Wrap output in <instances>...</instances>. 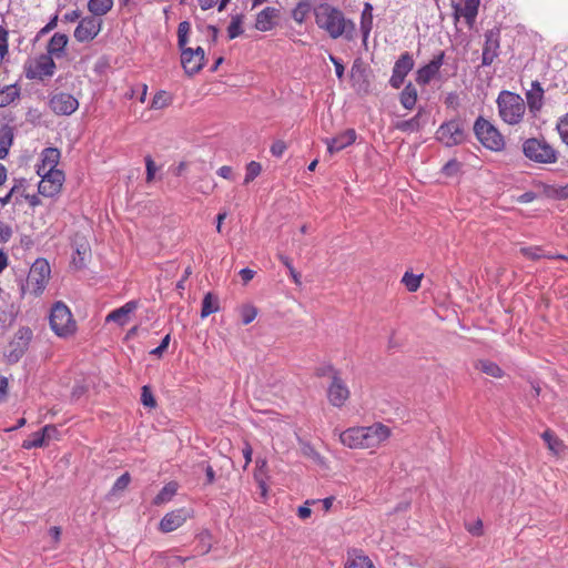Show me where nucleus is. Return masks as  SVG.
I'll return each instance as SVG.
<instances>
[{"label": "nucleus", "mask_w": 568, "mask_h": 568, "mask_svg": "<svg viewBox=\"0 0 568 568\" xmlns=\"http://www.w3.org/2000/svg\"><path fill=\"white\" fill-rule=\"evenodd\" d=\"M387 425L375 422L368 426H352L339 433V443L354 450L375 452L392 437Z\"/></svg>", "instance_id": "nucleus-1"}, {"label": "nucleus", "mask_w": 568, "mask_h": 568, "mask_svg": "<svg viewBox=\"0 0 568 568\" xmlns=\"http://www.w3.org/2000/svg\"><path fill=\"white\" fill-rule=\"evenodd\" d=\"M315 23L333 40L343 38L346 41H353L356 37V24L352 19L346 18L345 13L329 4L320 3L314 8Z\"/></svg>", "instance_id": "nucleus-2"}, {"label": "nucleus", "mask_w": 568, "mask_h": 568, "mask_svg": "<svg viewBox=\"0 0 568 568\" xmlns=\"http://www.w3.org/2000/svg\"><path fill=\"white\" fill-rule=\"evenodd\" d=\"M51 276L49 262L43 258H37L28 273L26 282L21 285L22 295L38 297L44 292Z\"/></svg>", "instance_id": "nucleus-3"}, {"label": "nucleus", "mask_w": 568, "mask_h": 568, "mask_svg": "<svg viewBox=\"0 0 568 568\" xmlns=\"http://www.w3.org/2000/svg\"><path fill=\"white\" fill-rule=\"evenodd\" d=\"M496 102L499 116L505 123L515 125L521 122L526 105L519 94L510 91H501Z\"/></svg>", "instance_id": "nucleus-4"}, {"label": "nucleus", "mask_w": 568, "mask_h": 568, "mask_svg": "<svg viewBox=\"0 0 568 568\" xmlns=\"http://www.w3.org/2000/svg\"><path fill=\"white\" fill-rule=\"evenodd\" d=\"M52 332L61 338H68L77 332V323L70 308L61 301L53 303L49 314Z\"/></svg>", "instance_id": "nucleus-5"}, {"label": "nucleus", "mask_w": 568, "mask_h": 568, "mask_svg": "<svg viewBox=\"0 0 568 568\" xmlns=\"http://www.w3.org/2000/svg\"><path fill=\"white\" fill-rule=\"evenodd\" d=\"M321 375H328L331 378L326 388V398L328 404L337 409L344 408L351 399V389L343 379L341 372L333 366H328L325 373H322Z\"/></svg>", "instance_id": "nucleus-6"}, {"label": "nucleus", "mask_w": 568, "mask_h": 568, "mask_svg": "<svg viewBox=\"0 0 568 568\" xmlns=\"http://www.w3.org/2000/svg\"><path fill=\"white\" fill-rule=\"evenodd\" d=\"M474 133L477 140L486 149L495 152L503 151L505 148V139L498 129L488 120L479 116L474 123Z\"/></svg>", "instance_id": "nucleus-7"}, {"label": "nucleus", "mask_w": 568, "mask_h": 568, "mask_svg": "<svg viewBox=\"0 0 568 568\" xmlns=\"http://www.w3.org/2000/svg\"><path fill=\"white\" fill-rule=\"evenodd\" d=\"M523 152L530 161L551 164L557 162V151L545 140L530 138L523 143Z\"/></svg>", "instance_id": "nucleus-8"}, {"label": "nucleus", "mask_w": 568, "mask_h": 568, "mask_svg": "<svg viewBox=\"0 0 568 568\" xmlns=\"http://www.w3.org/2000/svg\"><path fill=\"white\" fill-rule=\"evenodd\" d=\"M32 339L33 332L30 327H19L9 342L8 349L4 353L7 363L10 365L17 364L28 352Z\"/></svg>", "instance_id": "nucleus-9"}, {"label": "nucleus", "mask_w": 568, "mask_h": 568, "mask_svg": "<svg viewBox=\"0 0 568 568\" xmlns=\"http://www.w3.org/2000/svg\"><path fill=\"white\" fill-rule=\"evenodd\" d=\"M55 69L57 65L53 58L42 53L33 62L24 64V74L29 80L43 81L45 78H51Z\"/></svg>", "instance_id": "nucleus-10"}, {"label": "nucleus", "mask_w": 568, "mask_h": 568, "mask_svg": "<svg viewBox=\"0 0 568 568\" xmlns=\"http://www.w3.org/2000/svg\"><path fill=\"white\" fill-rule=\"evenodd\" d=\"M436 139L446 146H455L465 141V131L458 120H450L437 129Z\"/></svg>", "instance_id": "nucleus-11"}, {"label": "nucleus", "mask_w": 568, "mask_h": 568, "mask_svg": "<svg viewBox=\"0 0 568 568\" xmlns=\"http://www.w3.org/2000/svg\"><path fill=\"white\" fill-rule=\"evenodd\" d=\"M38 174L41 176L38 185L39 194L53 197L60 193L65 179L63 171H43Z\"/></svg>", "instance_id": "nucleus-12"}, {"label": "nucleus", "mask_w": 568, "mask_h": 568, "mask_svg": "<svg viewBox=\"0 0 568 568\" xmlns=\"http://www.w3.org/2000/svg\"><path fill=\"white\" fill-rule=\"evenodd\" d=\"M49 108L57 115H71L79 108V101L67 92L52 93L49 97Z\"/></svg>", "instance_id": "nucleus-13"}, {"label": "nucleus", "mask_w": 568, "mask_h": 568, "mask_svg": "<svg viewBox=\"0 0 568 568\" xmlns=\"http://www.w3.org/2000/svg\"><path fill=\"white\" fill-rule=\"evenodd\" d=\"M414 65L415 61L413 54L408 51L403 52L394 63L392 77L389 79L390 87L399 89L407 74L414 69Z\"/></svg>", "instance_id": "nucleus-14"}, {"label": "nucleus", "mask_w": 568, "mask_h": 568, "mask_svg": "<svg viewBox=\"0 0 568 568\" xmlns=\"http://www.w3.org/2000/svg\"><path fill=\"white\" fill-rule=\"evenodd\" d=\"M500 29L495 27L485 33V43L483 48L481 64L490 65L499 55Z\"/></svg>", "instance_id": "nucleus-15"}, {"label": "nucleus", "mask_w": 568, "mask_h": 568, "mask_svg": "<svg viewBox=\"0 0 568 568\" xmlns=\"http://www.w3.org/2000/svg\"><path fill=\"white\" fill-rule=\"evenodd\" d=\"M101 24V21L92 16L84 17L77 26L73 36L78 42H89L100 33Z\"/></svg>", "instance_id": "nucleus-16"}, {"label": "nucleus", "mask_w": 568, "mask_h": 568, "mask_svg": "<svg viewBox=\"0 0 568 568\" xmlns=\"http://www.w3.org/2000/svg\"><path fill=\"white\" fill-rule=\"evenodd\" d=\"M445 52L440 51L427 64L419 68L416 72V82L419 85L428 84L439 72L444 63Z\"/></svg>", "instance_id": "nucleus-17"}, {"label": "nucleus", "mask_w": 568, "mask_h": 568, "mask_svg": "<svg viewBox=\"0 0 568 568\" xmlns=\"http://www.w3.org/2000/svg\"><path fill=\"white\" fill-rule=\"evenodd\" d=\"M480 0H465L464 4L453 3V16L457 22L460 18L465 19V22L469 28H473L479 9Z\"/></svg>", "instance_id": "nucleus-18"}, {"label": "nucleus", "mask_w": 568, "mask_h": 568, "mask_svg": "<svg viewBox=\"0 0 568 568\" xmlns=\"http://www.w3.org/2000/svg\"><path fill=\"white\" fill-rule=\"evenodd\" d=\"M138 307H139V301L131 300V301L126 302L124 305H122L121 307H118V308L111 311L106 315L105 322L106 323L112 322V323H115L119 326L123 327L129 323L130 316L138 310Z\"/></svg>", "instance_id": "nucleus-19"}, {"label": "nucleus", "mask_w": 568, "mask_h": 568, "mask_svg": "<svg viewBox=\"0 0 568 568\" xmlns=\"http://www.w3.org/2000/svg\"><path fill=\"white\" fill-rule=\"evenodd\" d=\"M189 511L185 508L175 509L163 516L159 524L162 532H171L181 527L187 519Z\"/></svg>", "instance_id": "nucleus-20"}, {"label": "nucleus", "mask_w": 568, "mask_h": 568, "mask_svg": "<svg viewBox=\"0 0 568 568\" xmlns=\"http://www.w3.org/2000/svg\"><path fill=\"white\" fill-rule=\"evenodd\" d=\"M58 433L54 425H45L41 430L31 435V438L22 442L23 449L41 448L47 445V438H51Z\"/></svg>", "instance_id": "nucleus-21"}, {"label": "nucleus", "mask_w": 568, "mask_h": 568, "mask_svg": "<svg viewBox=\"0 0 568 568\" xmlns=\"http://www.w3.org/2000/svg\"><path fill=\"white\" fill-rule=\"evenodd\" d=\"M356 140V132L354 129H347L346 131L339 133L335 138L327 139V150L329 153L339 152L346 146L353 144Z\"/></svg>", "instance_id": "nucleus-22"}, {"label": "nucleus", "mask_w": 568, "mask_h": 568, "mask_svg": "<svg viewBox=\"0 0 568 568\" xmlns=\"http://www.w3.org/2000/svg\"><path fill=\"white\" fill-rule=\"evenodd\" d=\"M60 151L57 148H45L41 152V164L38 165L37 173L43 171H59L57 165L60 161Z\"/></svg>", "instance_id": "nucleus-23"}, {"label": "nucleus", "mask_w": 568, "mask_h": 568, "mask_svg": "<svg viewBox=\"0 0 568 568\" xmlns=\"http://www.w3.org/2000/svg\"><path fill=\"white\" fill-rule=\"evenodd\" d=\"M68 42L69 38L67 34L60 32L54 33L48 42L45 54L51 58L64 57Z\"/></svg>", "instance_id": "nucleus-24"}, {"label": "nucleus", "mask_w": 568, "mask_h": 568, "mask_svg": "<svg viewBox=\"0 0 568 568\" xmlns=\"http://www.w3.org/2000/svg\"><path fill=\"white\" fill-rule=\"evenodd\" d=\"M278 10L272 7H266L258 12L255 20V28L260 31H270L275 26V18L277 17Z\"/></svg>", "instance_id": "nucleus-25"}, {"label": "nucleus", "mask_w": 568, "mask_h": 568, "mask_svg": "<svg viewBox=\"0 0 568 568\" xmlns=\"http://www.w3.org/2000/svg\"><path fill=\"white\" fill-rule=\"evenodd\" d=\"M344 568H376L363 550L353 549L348 551Z\"/></svg>", "instance_id": "nucleus-26"}, {"label": "nucleus", "mask_w": 568, "mask_h": 568, "mask_svg": "<svg viewBox=\"0 0 568 568\" xmlns=\"http://www.w3.org/2000/svg\"><path fill=\"white\" fill-rule=\"evenodd\" d=\"M373 6L369 2L364 3L361 13L359 30L363 37V43L366 44L373 29Z\"/></svg>", "instance_id": "nucleus-27"}, {"label": "nucleus", "mask_w": 568, "mask_h": 568, "mask_svg": "<svg viewBox=\"0 0 568 568\" xmlns=\"http://www.w3.org/2000/svg\"><path fill=\"white\" fill-rule=\"evenodd\" d=\"M527 104L531 112L539 111L542 106L544 89L538 81L531 83V89L526 93Z\"/></svg>", "instance_id": "nucleus-28"}, {"label": "nucleus", "mask_w": 568, "mask_h": 568, "mask_svg": "<svg viewBox=\"0 0 568 568\" xmlns=\"http://www.w3.org/2000/svg\"><path fill=\"white\" fill-rule=\"evenodd\" d=\"M181 63L186 74L194 75L199 73L203 65L195 59L192 53V48L183 49L181 51Z\"/></svg>", "instance_id": "nucleus-29"}, {"label": "nucleus", "mask_w": 568, "mask_h": 568, "mask_svg": "<svg viewBox=\"0 0 568 568\" xmlns=\"http://www.w3.org/2000/svg\"><path fill=\"white\" fill-rule=\"evenodd\" d=\"M541 438L547 445L548 450L554 456H560L565 450L566 446L562 439H560L551 429L547 428L542 434Z\"/></svg>", "instance_id": "nucleus-30"}, {"label": "nucleus", "mask_w": 568, "mask_h": 568, "mask_svg": "<svg viewBox=\"0 0 568 568\" xmlns=\"http://www.w3.org/2000/svg\"><path fill=\"white\" fill-rule=\"evenodd\" d=\"M13 142V129L6 124L0 129V160L8 156Z\"/></svg>", "instance_id": "nucleus-31"}, {"label": "nucleus", "mask_w": 568, "mask_h": 568, "mask_svg": "<svg viewBox=\"0 0 568 568\" xmlns=\"http://www.w3.org/2000/svg\"><path fill=\"white\" fill-rule=\"evenodd\" d=\"M20 98V88L17 83L0 89V108H6Z\"/></svg>", "instance_id": "nucleus-32"}, {"label": "nucleus", "mask_w": 568, "mask_h": 568, "mask_svg": "<svg viewBox=\"0 0 568 568\" xmlns=\"http://www.w3.org/2000/svg\"><path fill=\"white\" fill-rule=\"evenodd\" d=\"M475 368L494 378L504 377V371L500 368V366L489 359L477 361Z\"/></svg>", "instance_id": "nucleus-33"}, {"label": "nucleus", "mask_w": 568, "mask_h": 568, "mask_svg": "<svg viewBox=\"0 0 568 568\" xmlns=\"http://www.w3.org/2000/svg\"><path fill=\"white\" fill-rule=\"evenodd\" d=\"M113 0H89L88 1V10L92 14V17H102L105 16L113 8Z\"/></svg>", "instance_id": "nucleus-34"}, {"label": "nucleus", "mask_w": 568, "mask_h": 568, "mask_svg": "<svg viewBox=\"0 0 568 568\" xmlns=\"http://www.w3.org/2000/svg\"><path fill=\"white\" fill-rule=\"evenodd\" d=\"M178 491V484L175 481H170L163 486V488L158 493V495L153 499V504L155 506H160L169 503Z\"/></svg>", "instance_id": "nucleus-35"}, {"label": "nucleus", "mask_w": 568, "mask_h": 568, "mask_svg": "<svg viewBox=\"0 0 568 568\" xmlns=\"http://www.w3.org/2000/svg\"><path fill=\"white\" fill-rule=\"evenodd\" d=\"M399 101H400V104L406 109V110H413L416 102H417V90L416 88L412 84V83H408L404 89L403 91L400 92V95H399Z\"/></svg>", "instance_id": "nucleus-36"}, {"label": "nucleus", "mask_w": 568, "mask_h": 568, "mask_svg": "<svg viewBox=\"0 0 568 568\" xmlns=\"http://www.w3.org/2000/svg\"><path fill=\"white\" fill-rule=\"evenodd\" d=\"M219 310L217 298L211 292H207L202 301L201 317L206 318L211 314L219 312Z\"/></svg>", "instance_id": "nucleus-37"}, {"label": "nucleus", "mask_w": 568, "mask_h": 568, "mask_svg": "<svg viewBox=\"0 0 568 568\" xmlns=\"http://www.w3.org/2000/svg\"><path fill=\"white\" fill-rule=\"evenodd\" d=\"M423 280V274H414L413 272L406 271L402 277V283L405 285L408 292L415 293L419 290Z\"/></svg>", "instance_id": "nucleus-38"}, {"label": "nucleus", "mask_w": 568, "mask_h": 568, "mask_svg": "<svg viewBox=\"0 0 568 568\" xmlns=\"http://www.w3.org/2000/svg\"><path fill=\"white\" fill-rule=\"evenodd\" d=\"M172 101L173 98L169 92L160 90L153 97L150 108L153 110H162L169 106L172 103Z\"/></svg>", "instance_id": "nucleus-39"}, {"label": "nucleus", "mask_w": 568, "mask_h": 568, "mask_svg": "<svg viewBox=\"0 0 568 568\" xmlns=\"http://www.w3.org/2000/svg\"><path fill=\"white\" fill-rule=\"evenodd\" d=\"M520 254H523L526 258L531 261H538L542 257L545 258H556V255L545 254L540 246H525L519 250Z\"/></svg>", "instance_id": "nucleus-40"}, {"label": "nucleus", "mask_w": 568, "mask_h": 568, "mask_svg": "<svg viewBox=\"0 0 568 568\" xmlns=\"http://www.w3.org/2000/svg\"><path fill=\"white\" fill-rule=\"evenodd\" d=\"M302 454L310 458L313 463L321 466L322 468H327L325 458L316 452L310 444L302 443L301 445Z\"/></svg>", "instance_id": "nucleus-41"}, {"label": "nucleus", "mask_w": 568, "mask_h": 568, "mask_svg": "<svg viewBox=\"0 0 568 568\" xmlns=\"http://www.w3.org/2000/svg\"><path fill=\"white\" fill-rule=\"evenodd\" d=\"M212 538L209 531H202L196 536L195 552L199 555H206L212 547Z\"/></svg>", "instance_id": "nucleus-42"}, {"label": "nucleus", "mask_w": 568, "mask_h": 568, "mask_svg": "<svg viewBox=\"0 0 568 568\" xmlns=\"http://www.w3.org/2000/svg\"><path fill=\"white\" fill-rule=\"evenodd\" d=\"M191 31V23L189 21H182L178 26V45L180 50L189 49L186 47L189 42V33Z\"/></svg>", "instance_id": "nucleus-43"}, {"label": "nucleus", "mask_w": 568, "mask_h": 568, "mask_svg": "<svg viewBox=\"0 0 568 568\" xmlns=\"http://www.w3.org/2000/svg\"><path fill=\"white\" fill-rule=\"evenodd\" d=\"M243 33L242 28V16L236 14L232 17V20L227 27L229 39L233 40Z\"/></svg>", "instance_id": "nucleus-44"}, {"label": "nucleus", "mask_w": 568, "mask_h": 568, "mask_svg": "<svg viewBox=\"0 0 568 568\" xmlns=\"http://www.w3.org/2000/svg\"><path fill=\"white\" fill-rule=\"evenodd\" d=\"M262 165L256 161H251L246 164V173L244 178V184H248L254 181L261 173Z\"/></svg>", "instance_id": "nucleus-45"}, {"label": "nucleus", "mask_w": 568, "mask_h": 568, "mask_svg": "<svg viewBox=\"0 0 568 568\" xmlns=\"http://www.w3.org/2000/svg\"><path fill=\"white\" fill-rule=\"evenodd\" d=\"M311 11V6L310 3L305 2V1H302L297 4V7L293 10L292 12V17L293 19L297 22V23H302L304 22V20L306 19L307 14L310 13Z\"/></svg>", "instance_id": "nucleus-46"}, {"label": "nucleus", "mask_w": 568, "mask_h": 568, "mask_svg": "<svg viewBox=\"0 0 568 568\" xmlns=\"http://www.w3.org/2000/svg\"><path fill=\"white\" fill-rule=\"evenodd\" d=\"M88 252V247L84 244L77 245L75 254L72 257V264L77 268H83L85 266L84 260Z\"/></svg>", "instance_id": "nucleus-47"}, {"label": "nucleus", "mask_w": 568, "mask_h": 568, "mask_svg": "<svg viewBox=\"0 0 568 568\" xmlns=\"http://www.w3.org/2000/svg\"><path fill=\"white\" fill-rule=\"evenodd\" d=\"M9 52V31L0 26V58L3 59Z\"/></svg>", "instance_id": "nucleus-48"}, {"label": "nucleus", "mask_w": 568, "mask_h": 568, "mask_svg": "<svg viewBox=\"0 0 568 568\" xmlns=\"http://www.w3.org/2000/svg\"><path fill=\"white\" fill-rule=\"evenodd\" d=\"M257 316V310L253 305H244L241 308V318L243 324L252 323Z\"/></svg>", "instance_id": "nucleus-49"}, {"label": "nucleus", "mask_w": 568, "mask_h": 568, "mask_svg": "<svg viewBox=\"0 0 568 568\" xmlns=\"http://www.w3.org/2000/svg\"><path fill=\"white\" fill-rule=\"evenodd\" d=\"M557 131L561 141L568 145V113L559 119L557 123Z\"/></svg>", "instance_id": "nucleus-50"}, {"label": "nucleus", "mask_w": 568, "mask_h": 568, "mask_svg": "<svg viewBox=\"0 0 568 568\" xmlns=\"http://www.w3.org/2000/svg\"><path fill=\"white\" fill-rule=\"evenodd\" d=\"M396 128L400 131H418L419 130V121L418 114L410 120L402 121L396 124Z\"/></svg>", "instance_id": "nucleus-51"}, {"label": "nucleus", "mask_w": 568, "mask_h": 568, "mask_svg": "<svg viewBox=\"0 0 568 568\" xmlns=\"http://www.w3.org/2000/svg\"><path fill=\"white\" fill-rule=\"evenodd\" d=\"M24 180H18L16 181V184L10 189V191L4 195L0 197V205L1 207H4L8 205L12 199V196L18 192V190L23 186Z\"/></svg>", "instance_id": "nucleus-52"}, {"label": "nucleus", "mask_w": 568, "mask_h": 568, "mask_svg": "<svg viewBox=\"0 0 568 568\" xmlns=\"http://www.w3.org/2000/svg\"><path fill=\"white\" fill-rule=\"evenodd\" d=\"M141 402L145 407H155L156 402L149 386L142 387Z\"/></svg>", "instance_id": "nucleus-53"}, {"label": "nucleus", "mask_w": 568, "mask_h": 568, "mask_svg": "<svg viewBox=\"0 0 568 568\" xmlns=\"http://www.w3.org/2000/svg\"><path fill=\"white\" fill-rule=\"evenodd\" d=\"M170 341H171V336L170 334H166L159 346H156L155 348H153L150 354L151 355H154L156 357H161L163 355V353L166 351V348L169 347V344H170Z\"/></svg>", "instance_id": "nucleus-54"}, {"label": "nucleus", "mask_w": 568, "mask_h": 568, "mask_svg": "<svg viewBox=\"0 0 568 568\" xmlns=\"http://www.w3.org/2000/svg\"><path fill=\"white\" fill-rule=\"evenodd\" d=\"M131 477L129 473L122 474L113 484L112 490H123L130 484Z\"/></svg>", "instance_id": "nucleus-55"}, {"label": "nucleus", "mask_w": 568, "mask_h": 568, "mask_svg": "<svg viewBox=\"0 0 568 568\" xmlns=\"http://www.w3.org/2000/svg\"><path fill=\"white\" fill-rule=\"evenodd\" d=\"M12 236V229L9 224L0 221V243H7Z\"/></svg>", "instance_id": "nucleus-56"}, {"label": "nucleus", "mask_w": 568, "mask_h": 568, "mask_svg": "<svg viewBox=\"0 0 568 568\" xmlns=\"http://www.w3.org/2000/svg\"><path fill=\"white\" fill-rule=\"evenodd\" d=\"M318 500H306L305 504L303 506H300L297 508V516L301 518V519H307L311 514H312V510L310 508L311 505L317 503Z\"/></svg>", "instance_id": "nucleus-57"}, {"label": "nucleus", "mask_w": 568, "mask_h": 568, "mask_svg": "<svg viewBox=\"0 0 568 568\" xmlns=\"http://www.w3.org/2000/svg\"><path fill=\"white\" fill-rule=\"evenodd\" d=\"M145 166H146V181L151 182L154 179L156 166L153 159L148 155L145 156Z\"/></svg>", "instance_id": "nucleus-58"}, {"label": "nucleus", "mask_w": 568, "mask_h": 568, "mask_svg": "<svg viewBox=\"0 0 568 568\" xmlns=\"http://www.w3.org/2000/svg\"><path fill=\"white\" fill-rule=\"evenodd\" d=\"M58 23V16H53L49 22L38 32L37 38H40L47 33H49L51 30H53L57 27Z\"/></svg>", "instance_id": "nucleus-59"}, {"label": "nucleus", "mask_w": 568, "mask_h": 568, "mask_svg": "<svg viewBox=\"0 0 568 568\" xmlns=\"http://www.w3.org/2000/svg\"><path fill=\"white\" fill-rule=\"evenodd\" d=\"M458 169L459 163L456 160H450L444 165L443 173L449 176L455 174L458 171Z\"/></svg>", "instance_id": "nucleus-60"}, {"label": "nucleus", "mask_w": 568, "mask_h": 568, "mask_svg": "<svg viewBox=\"0 0 568 568\" xmlns=\"http://www.w3.org/2000/svg\"><path fill=\"white\" fill-rule=\"evenodd\" d=\"M329 61L334 64L335 67V73H336V77L341 80L343 79L344 77V65L343 63L341 62V60H338L337 58H335L333 54H329Z\"/></svg>", "instance_id": "nucleus-61"}, {"label": "nucleus", "mask_w": 568, "mask_h": 568, "mask_svg": "<svg viewBox=\"0 0 568 568\" xmlns=\"http://www.w3.org/2000/svg\"><path fill=\"white\" fill-rule=\"evenodd\" d=\"M240 276L243 281L244 284L248 283L255 275V271L248 268V267H244L240 271Z\"/></svg>", "instance_id": "nucleus-62"}, {"label": "nucleus", "mask_w": 568, "mask_h": 568, "mask_svg": "<svg viewBox=\"0 0 568 568\" xmlns=\"http://www.w3.org/2000/svg\"><path fill=\"white\" fill-rule=\"evenodd\" d=\"M217 175L225 180H232L233 179V170L229 165H223L217 170Z\"/></svg>", "instance_id": "nucleus-63"}, {"label": "nucleus", "mask_w": 568, "mask_h": 568, "mask_svg": "<svg viewBox=\"0 0 568 568\" xmlns=\"http://www.w3.org/2000/svg\"><path fill=\"white\" fill-rule=\"evenodd\" d=\"M271 152L274 156L281 158L284 154V142L283 141H276L272 148Z\"/></svg>", "instance_id": "nucleus-64"}]
</instances>
